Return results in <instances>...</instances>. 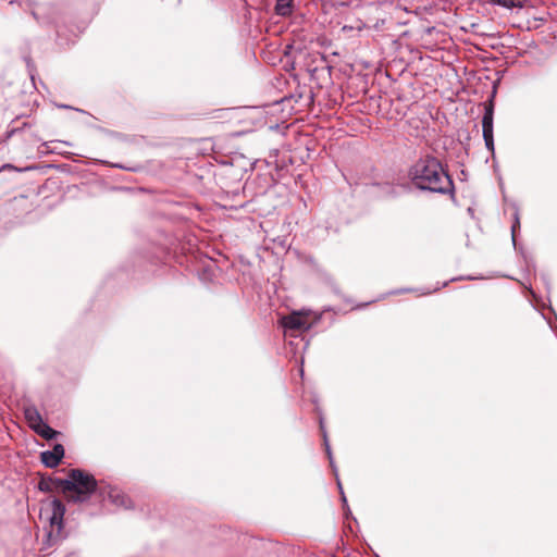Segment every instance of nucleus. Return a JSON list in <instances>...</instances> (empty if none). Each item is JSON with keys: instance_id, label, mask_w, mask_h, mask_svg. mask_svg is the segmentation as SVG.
I'll return each instance as SVG.
<instances>
[{"instance_id": "f257e3e1", "label": "nucleus", "mask_w": 557, "mask_h": 557, "mask_svg": "<svg viewBox=\"0 0 557 557\" xmlns=\"http://www.w3.org/2000/svg\"><path fill=\"white\" fill-rule=\"evenodd\" d=\"M409 176L413 185L431 193L449 194L454 183L444 170L441 161L432 156L420 158L410 169Z\"/></svg>"}, {"instance_id": "f03ea898", "label": "nucleus", "mask_w": 557, "mask_h": 557, "mask_svg": "<svg viewBox=\"0 0 557 557\" xmlns=\"http://www.w3.org/2000/svg\"><path fill=\"white\" fill-rule=\"evenodd\" d=\"M57 484L72 503L87 502L97 490L94 475L81 469H71L67 478L58 479Z\"/></svg>"}, {"instance_id": "7ed1b4c3", "label": "nucleus", "mask_w": 557, "mask_h": 557, "mask_svg": "<svg viewBox=\"0 0 557 557\" xmlns=\"http://www.w3.org/2000/svg\"><path fill=\"white\" fill-rule=\"evenodd\" d=\"M48 513V519L52 529H55L57 533H60L63 529V518L65 515V506L60 499H52L45 509Z\"/></svg>"}, {"instance_id": "20e7f679", "label": "nucleus", "mask_w": 557, "mask_h": 557, "mask_svg": "<svg viewBox=\"0 0 557 557\" xmlns=\"http://www.w3.org/2000/svg\"><path fill=\"white\" fill-rule=\"evenodd\" d=\"M281 324L286 332L290 333V335L293 332H302L310 327L307 318L304 317L301 312H293L289 315L283 317Z\"/></svg>"}, {"instance_id": "39448f33", "label": "nucleus", "mask_w": 557, "mask_h": 557, "mask_svg": "<svg viewBox=\"0 0 557 557\" xmlns=\"http://www.w3.org/2000/svg\"><path fill=\"white\" fill-rule=\"evenodd\" d=\"M482 131L485 146L490 151H494V136H493V108H485L482 117Z\"/></svg>"}, {"instance_id": "423d86ee", "label": "nucleus", "mask_w": 557, "mask_h": 557, "mask_svg": "<svg viewBox=\"0 0 557 557\" xmlns=\"http://www.w3.org/2000/svg\"><path fill=\"white\" fill-rule=\"evenodd\" d=\"M320 429H321V432H322V435H323L325 451L327 454V457H329V460H330V465H331V467H332V469L334 471L335 476H338L337 475V469H336V467L334 465V460H333V456H332V450H331V447H330V444H329V440H327V435H326V431L324 429V423H323V419L322 418H320ZM336 479H338V478H336ZM337 485H338V488H339L341 494H342V499H343L344 504H346L347 500H346V497L344 495L343 487H342V484H341L339 480H337Z\"/></svg>"}, {"instance_id": "0eeeda50", "label": "nucleus", "mask_w": 557, "mask_h": 557, "mask_svg": "<svg viewBox=\"0 0 557 557\" xmlns=\"http://www.w3.org/2000/svg\"><path fill=\"white\" fill-rule=\"evenodd\" d=\"M109 499L117 507L128 508L131 507V499L127 495L117 488H111L109 492Z\"/></svg>"}, {"instance_id": "6e6552de", "label": "nucleus", "mask_w": 557, "mask_h": 557, "mask_svg": "<svg viewBox=\"0 0 557 557\" xmlns=\"http://www.w3.org/2000/svg\"><path fill=\"white\" fill-rule=\"evenodd\" d=\"M25 418L33 430L37 429L42 422H45L35 407H27L25 409Z\"/></svg>"}, {"instance_id": "1a4fd4ad", "label": "nucleus", "mask_w": 557, "mask_h": 557, "mask_svg": "<svg viewBox=\"0 0 557 557\" xmlns=\"http://www.w3.org/2000/svg\"><path fill=\"white\" fill-rule=\"evenodd\" d=\"M293 0H277L275 12L277 15L287 16L292 13Z\"/></svg>"}, {"instance_id": "9d476101", "label": "nucleus", "mask_w": 557, "mask_h": 557, "mask_svg": "<svg viewBox=\"0 0 557 557\" xmlns=\"http://www.w3.org/2000/svg\"><path fill=\"white\" fill-rule=\"evenodd\" d=\"M40 459H41V462L48 468H54L61 461V459L59 457H57L55 455H53L50 450L42 451L40 454Z\"/></svg>"}, {"instance_id": "9b49d317", "label": "nucleus", "mask_w": 557, "mask_h": 557, "mask_svg": "<svg viewBox=\"0 0 557 557\" xmlns=\"http://www.w3.org/2000/svg\"><path fill=\"white\" fill-rule=\"evenodd\" d=\"M37 434L46 440H52L57 436L58 432L50 428L46 422H42L37 429L34 430Z\"/></svg>"}, {"instance_id": "f8f14e48", "label": "nucleus", "mask_w": 557, "mask_h": 557, "mask_svg": "<svg viewBox=\"0 0 557 557\" xmlns=\"http://www.w3.org/2000/svg\"><path fill=\"white\" fill-rule=\"evenodd\" d=\"M46 10L47 8L45 5H37L35 8H33L32 10V14L33 16L38 21V22H42V23H46V22H52L53 18L52 17H46L45 16V13H46Z\"/></svg>"}, {"instance_id": "ddd939ff", "label": "nucleus", "mask_w": 557, "mask_h": 557, "mask_svg": "<svg viewBox=\"0 0 557 557\" xmlns=\"http://www.w3.org/2000/svg\"><path fill=\"white\" fill-rule=\"evenodd\" d=\"M519 227H520L519 211H518V209H516L515 213H513V223L511 225V236H512L513 244H516V232Z\"/></svg>"}, {"instance_id": "4468645a", "label": "nucleus", "mask_w": 557, "mask_h": 557, "mask_svg": "<svg viewBox=\"0 0 557 557\" xmlns=\"http://www.w3.org/2000/svg\"><path fill=\"white\" fill-rule=\"evenodd\" d=\"M494 4L504 7L506 9H512L517 5V0H491Z\"/></svg>"}, {"instance_id": "2eb2a0df", "label": "nucleus", "mask_w": 557, "mask_h": 557, "mask_svg": "<svg viewBox=\"0 0 557 557\" xmlns=\"http://www.w3.org/2000/svg\"><path fill=\"white\" fill-rule=\"evenodd\" d=\"M53 455H55L57 457H59L60 459L63 458L64 456V447L63 445L61 444H55L52 448V450H50Z\"/></svg>"}]
</instances>
